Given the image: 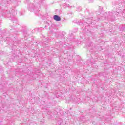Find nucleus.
Returning a JSON list of instances; mask_svg holds the SVG:
<instances>
[{"label": "nucleus", "instance_id": "f03ea898", "mask_svg": "<svg viewBox=\"0 0 125 125\" xmlns=\"http://www.w3.org/2000/svg\"><path fill=\"white\" fill-rule=\"evenodd\" d=\"M119 28L120 31H125V26L124 25H120Z\"/></svg>", "mask_w": 125, "mask_h": 125}, {"label": "nucleus", "instance_id": "20e7f679", "mask_svg": "<svg viewBox=\"0 0 125 125\" xmlns=\"http://www.w3.org/2000/svg\"><path fill=\"white\" fill-rule=\"evenodd\" d=\"M62 5H63V6H66V3H64L62 4Z\"/></svg>", "mask_w": 125, "mask_h": 125}, {"label": "nucleus", "instance_id": "39448f33", "mask_svg": "<svg viewBox=\"0 0 125 125\" xmlns=\"http://www.w3.org/2000/svg\"><path fill=\"white\" fill-rule=\"evenodd\" d=\"M119 13L118 12H116V14H118Z\"/></svg>", "mask_w": 125, "mask_h": 125}, {"label": "nucleus", "instance_id": "f257e3e1", "mask_svg": "<svg viewBox=\"0 0 125 125\" xmlns=\"http://www.w3.org/2000/svg\"><path fill=\"white\" fill-rule=\"evenodd\" d=\"M53 18L56 21H60V20H61V18H60L58 15H54Z\"/></svg>", "mask_w": 125, "mask_h": 125}, {"label": "nucleus", "instance_id": "7ed1b4c3", "mask_svg": "<svg viewBox=\"0 0 125 125\" xmlns=\"http://www.w3.org/2000/svg\"><path fill=\"white\" fill-rule=\"evenodd\" d=\"M65 48V49H66V50L69 48V44H64L62 45Z\"/></svg>", "mask_w": 125, "mask_h": 125}]
</instances>
